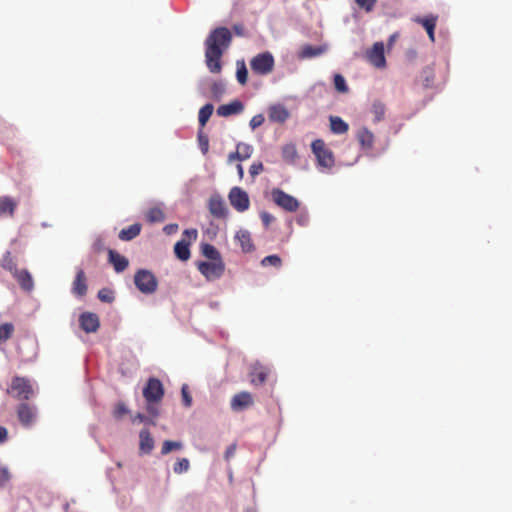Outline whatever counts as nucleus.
<instances>
[{
    "label": "nucleus",
    "mask_w": 512,
    "mask_h": 512,
    "mask_svg": "<svg viewBox=\"0 0 512 512\" xmlns=\"http://www.w3.org/2000/svg\"><path fill=\"white\" fill-rule=\"evenodd\" d=\"M232 34L226 27H218L211 31L205 40V62L211 73L218 74L222 70L221 58L230 46Z\"/></svg>",
    "instance_id": "obj_1"
},
{
    "label": "nucleus",
    "mask_w": 512,
    "mask_h": 512,
    "mask_svg": "<svg viewBox=\"0 0 512 512\" xmlns=\"http://www.w3.org/2000/svg\"><path fill=\"white\" fill-rule=\"evenodd\" d=\"M6 393L17 400L24 401L29 400L33 396L34 390L28 378L14 376Z\"/></svg>",
    "instance_id": "obj_2"
},
{
    "label": "nucleus",
    "mask_w": 512,
    "mask_h": 512,
    "mask_svg": "<svg viewBox=\"0 0 512 512\" xmlns=\"http://www.w3.org/2000/svg\"><path fill=\"white\" fill-rule=\"evenodd\" d=\"M134 284L143 294H153L158 288L156 276L147 269H139L135 273Z\"/></svg>",
    "instance_id": "obj_3"
},
{
    "label": "nucleus",
    "mask_w": 512,
    "mask_h": 512,
    "mask_svg": "<svg viewBox=\"0 0 512 512\" xmlns=\"http://www.w3.org/2000/svg\"><path fill=\"white\" fill-rule=\"evenodd\" d=\"M311 148L317 158L318 165L324 168L334 166L335 159L333 152L326 146L322 139H316L312 142Z\"/></svg>",
    "instance_id": "obj_4"
},
{
    "label": "nucleus",
    "mask_w": 512,
    "mask_h": 512,
    "mask_svg": "<svg viewBox=\"0 0 512 512\" xmlns=\"http://www.w3.org/2000/svg\"><path fill=\"white\" fill-rule=\"evenodd\" d=\"M197 268L206 280L214 281L224 274L225 263L223 260L199 262Z\"/></svg>",
    "instance_id": "obj_5"
},
{
    "label": "nucleus",
    "mask_w": 512,
    "mask_h": 512,
    "mask_svg": "<svg viewBox=\"0 0 512 512\" xmlns=\"http://www.w3.org/2000/svg\"><path fill=\"white\" fill-rule=\"evenodd\" d=\"M274 57L270 52L257 54L250 61L251 69L259 75H267L273 71Z\"/></svg>",
    "instance_id": "obj_6"
},
{
    "label": "nucleus",
    "mask_w": 512,
    "mask_h": 512,
    "mask_svg": "<svg viewBox=\"0 0 512 512\" xmlns=\"http://www.w3.org/2000/svg\"><path fill=\"white\" fill-rule=\"evenodd\" d=\"M164 396V387L162 382L154 377L147 380L145 387L143 388V397L148 404L158 403Z\"/></svg>",
    "instance_id": "obj_7"
},
{
    "label": "nucleus",
    "mask_w": 512,
    "mask_h": 512,
    "mask_svg": "<svg viewBox=\"0 0 512 512\" xmlns=\"http://www.w3.org/2000/svg\"><path fill=\"white\" fill-rule=\"evenodd\" d=\"M272 198L276 205L288 212H295L299 208V201L283 190L276 188L272 190Z\"/></svg>",
    "instance_id": "obj_8"
},
{
    "label": "nucleus",
    "mask_w": 512,
    "mask_h": 512,
    "mask_svg": "<svg viewBox=\"0 0 512 512\" xmlns=\"http://www.w3.org/2000/svg\"><path fill=\"white\" fill-rule=\"evenodd\" d=\"M228 199L232 207L238 212H244L249 209V196L247 192L240 187H233L229 191Z\"/></svg>",
    "instance_id": "obj_9"
},
{
    "label": "nucleus",
    "mask_w": 512,
    "mask_h": 512,
    "mask_svg": "<svg viewBox=\"0 0 512 512\" xmlns=\"http://www.w3.org/2000/svg\"><path fill=\"white\" fill-rule=\"evenodd\" d=\"M207 207L210 214L216 219H226L229 214L226 203L219 194L210 196Z\"/></svg>",
    "instance_id": "obj_10"
},
{
    "label": "nucleus",
    "mask_w": 512,
    "mask_h": 512,
    "mask_svg": "<svg viewBox=\"0 0 512 512\" xmlns=\"http://www.w3.org/2000/svg\"><path fill=\"white\" fill-rule=\"evenodd\" d=\"M19 422L25 428H30L37 417L36 407L28 403H21L16 408Z\"/></svg>",
    "instance_id": "obj_11"
},
{
    "label": "nucleus",
    "mask_w": 512,
    "mask_h": 512,
    "mask_svg": "<svg viewBox=\"0 0 512 512\" xmlns=\"http://www.w3.org/2000/svg\"><path fill=\"white\" fill-rule=\"evenodd\" d=\"M254 404L252 394L247 391H242L235 394L230 402L233 411H242Z\"/></svg>",
    "instance_id": "obj_12"
},
{
    "label": "nucleus",
    "mask_w": 512,
    "mask_h": 512,
    "mask_svg": "<svg viewBox=\"0 0 512 512\" xmlns=\"http://www.w3.org/2000/svg\"><path fill=\"white\" fill-rule=\"evenodd\" d=\"M290 117V112L283 104H274L268 108V119L270 122L283 124Z\"/></svg>",
    "instance_id": "obj_13"
},
{
    "label": "nucleus",
    "mask_w": 512,
    "mask_h": 512,
    "mask_svg": "<svg viewBox=\"0 0 512 512\" xmlns=\"http://www.w3.org/2000/svg\"><path fill=\"white\" fill-rule=\"evenodd\" d=\"M81 329L86 333H94L100 327L99 317L95 313L84 312L79 317Z\"/></svg>",
    "instance_id": "obj_14"
},
{
    "label": "nucleus",
    "mask_w": 512,
    "mask_h": 512,
    "mask_svg": "<svg viewBox=\"0 0 512 512\" xmlns=\"http://www.w3.org/2000/svg\"><path fill=\"white\" fill-rule=\"evenodd\" d=\"M367 58L371 64L377 68H384L386 66V59L384 56V45L382 42H376L372 49L367 53Z\"/></svg>",
    "instance_id": "obj_15"
},
{
    "label": "nucleus",
    "mask_w": 512,
    "mask_h": 512,
    "mask_svg": "<svg viewBox=\"0 0 512 512\" xmlns=\"http://www.w3.org/2000/svg\"><path fill=\"white\" fill-rule=\"evenodd\" d=\"M87 290L86 274L82 268H78L75 279L72 283V293L77 297H83L86 295Z\"/></svg>",
    "instance_id": "obj_16"
},
{
    "label": "nucleus",
    "mask_w": 512,
    "mask_h": 512,
    "mask_svg": "<svg viewBox=\"0 0 512 512\" xmlns=\"http://www.w3.org/2000/svg\"><path fill=\"white\" fill-rule=\"evenodd\" d=\"M356 139L363 150H371L374 146V134L367 127L363 126L357 130Z\"/></svg>",
    "instance_id": "obj_17"
},
{
    "label": "nucleus",
    "mask_w": 512,
    "mask_h": 512,
    "mask_svg": "<svg viewBox=\"0 0 512 512\" xmlns=\"http://www.w3.org/2000/svg\"><path fill=\"white\" fill-rule=\"evenodd\" d=\"M108 261L117 273L123 272L129 266L128 259L112 249L108 250Z\"/></svg>",
    "instance_id": "obj_18"
},
{
    "label": "nucleus",
    "mask_w": 512,
    "mask_h": 512,
    "mask_svg": "<svg viewBox=\"0 0 512 512\" xmlns=\"http://www.w3.org/2000/svg\"><path fill=\"white\" fill-rule=\"evenodd\" d=\"M244 105L241 101L235 100L228 104H223L218 107L217 114L221 117H228L234 114H239L243 111Z\"/></svg>",
    "instance_id": "obj_19"
},
{
    "label": "nucleus",
    "mask_w": 512,
    "mask_h": 512,
    "mask_svg": "<svg viewBox=\"0 0 512 512\" xmlns=\"http://www.w3.org/2000/svg\"><path fill=\"white\" fill-rule=\"evenodd\" d=\"M13 277L17 280L20 287L27 292L32 291L34 287V282L31 274L28 270L22 269L16 271V273L13 274Z\"/></svg>",
    "instance_id": "obj_20"
},
{
    "label": "nucleus",
    "mask_w": 512,
    "mask_h": 512,
    "mask_svg": "<svg viewBox=\"0 0 512 512\" xmlns=\"http://www.w3.org/2000/svg\"><path fill=\"white\" fill-rule=\"evenodd\" d=\"M140 443L139 450L142 454H150L154 449V439L147 429H143L139 433Z\"/></svg>",
    "instance_id": "obj_21"
},
{
    "label": "nucleus",
    "mask_w": 512,
    "mask_h": 512,
    "mask_svg": "<svg viewBox=\"0 0 512 512\" xmlns=\"http://www.w3.org/2000/svg\"><path fill=\"white\" fill-rule=\"evenodd\" d=\"M236 241L239 243L242 251L248 253L254 250V244L250 233L247 230H239L235 235Z\"/></svg>",
    "instance_id": "obj_22"
},
{
    "label": "nucleus",
    "mask_w": 512,
    "mask_h": 512,
    "mask_svg": "<svg viewBox=\"0 0 512 512\" xmlns=\"http://www.w3.org/2000/svg\"><path fill=\"white\" fill-rule=\"evenodd\" d=\"M16 207L17 202L13 198L9 196L0 197V215L13 217Z\"/></svg>",
    "instance_id": "obj_23"
},
{
    "label": "nucleus",
    "mask_w": 512,
    "mask_h": 512,
    "mask_svg": "<svg viewBox=\"0 0 512 512\" xmlns=\"http://www.w3.org/2000/svg\"><path fill=\"white\" fill-rule=\"evenodd\" d=\"M416 22L421 24L425 28L430 40L432 42H434V40H435L434 30L436 27L437 16H430L427 18H418L416 20Z\"/></svg>",
    "instance_id": "obj_24"
},
{
    "label": "nucleus",
    "mask_w": 512,
    "mask_h": 512,
    "mask_svg": "<svg viewBox=\"0 0 512 512\" xmlns=\"http://www.w3.org/2000/svg\"><path fill=\"white\" fill-rule=\"evenodd\" d=\"M268 376V370L261 365L254 366L251 372V383L255 386L262 385Z\"/></svg>",
    "instance_id": "obj_25"
},
{
    "label": "nucleus",
    "mask_w": 512,
    "mask_h": 512,
    "mask_svg": "<svg viewBox=\"0 0 512 512\" xmlns=\"http://www.w3.org/2000/svg\"><path fill=\"white\" fill-rule=\"evenodd\" d=\"M141 232L140 224H132L127 228H124L119 233V239L122 241H130L137 237Z\"/></svg>",
    "instance_id": "obj_26"
},
{
    "label": "nucleus",
    "mask_w": 512,
    "mask_h": 512,
    "mask_svg": "<svg viewBox=\"0 0 512 512\" xmlns=\"http://www.w3.org/2000/svg\"><path fill=\"white\" fill-rule=\"evenodd\" d=\"M0 265L3 269L9 271L12 275L16 273L19 269H17V260L12 256L11 252L7 251L0 262Z\"/></svg>",
    "instance_id": "obj_27"
},
{
    "label": "nucleus",
    "mask_w": 512,
    "mask_h": 512,
    "mask_svg": "<svg viewBox=\"0 0 512 512\" xmlns=\"http://www.w3.org/2000/svg\"><path fill=\"white\" fill-rule=\"evenodd\" d=\"M330 129L335 134H344L348 131V124L338 116L330 117Z\"/></svg>",
    "instance_id": "obj_28"
},
{
    "label": "nucleus",
    "mask_w": 512,
    "mask_h": 512,
    "mask_svg": "<svg viewBox=\"0 0 512 512\" xmlns=\"http://www.w3.org/2000/svg\"><path fill=\"white\" fill-rule=\"evenodd\" d=\"M174 252L177 258L182 261H187L190 258L189 243L184 240L178 241L174 246Z\"/></svg>",
    "instance_id": "obj_29"
},
{
    "label": "nucleus",
    "mask_w": 512,
    "mask_h": 512,
    "mask_svg": "<svg viewBox=\"0 0 512 512\" xmlns=\"http://www.w3.org/2000/svg\"><path fill=\"white\" fill-rule=\"evenodd\" d=\"M146 220L149 223L162 222L165 219V214L160 206H154L146 212Z\"/></svg>",
    "instance_id": "obj_30"
},
{
    "label": "nucleus",
    "mask_w": 512,
    "mask_h": 512,
    "mask_svg": "<svg viewBox=\"0 0 512 512\" xmlns=\"http://www.w3.org/2000/svg\"><path fill=\"white\" fill-rule=\"evenodd\" d=\"M325 50L326 49L323 46L306 45L302 48V50L300 52V57L301 58L316 57V56L323 54L325 52Z\"/></svg>",
    "instance_id": "obj_31"
},
{
    "label": "nucleus",
    "mask_w": 512,
    "mask_h": 512,
    "mask_svg": "<svg viewBox=\"0 0 512 512\" xmlns=\"http://www.w3.org/2000/svg\"><path fill=\"white\" fill-rule=\"evenodd\" d=\"M201 252L203 256L210 259L211 261L223 260L220 252L209 243H204L201 245Z\"/></svg>",
    "instance_id": "obj_32"
},
{
    "label": "nucleus",
    "mask_w": 512,
    "mask_h": 512,
    "mask_svg": "<svg viewBox=\"0 0 512 512\" xmlns=\"http://www.w3.org/2000/svg\"><path fill=\"white\" fill-rule=\"evenodd\" d=\"M386 112L385 104L380 100H375L372 103L371 113L374 115V122H380L384 119Z\"/></svg>",
    "instance_id": "obj_33"
},
{
    "label": "nucleus",
    "mask_w": 512,
    "mask_h": 512,
    "mask_svg": "<svg viewBox=\"0 0 512 512\" xmlns=\"http://www.w3.org/2000/svg\"><path fill=\"white\" fill-rule=\"evenodd\" d=\"M298 157L297 149L294 144H286L282 148V158L285 162L292 164Z\"/></svg>",
    "instance_id": "obj_34"
},
{
    "label": "nucleus",
    "mask_w": 512,
    "mask_h": 512,
    "mask_svg": "<svg viewBox=\"0 0 512 512\" xmlns=\"http://www.w3.org/2000/svg\"><path fill=\"white\" fill-rule=\"evenodd\" d=\"M214 107L212 104H205L200 108L198 114V121L201 127H204L213 113Z\"/></svg>",
    "instance_id": "obj_35"
},
{
    "label": "nucleus",
    "mask_w": 512,
    "mask_h": 512,
    "mask_svg": "<svg viewBox=\"0 0 512 512\" xmlns=\"http://www.w3.org/2000/svg\"><path fill=\"white\" fill-rule=\"evenodd\" d=\"M236 150L237 155L240 157V161H244L250 158L253 153V147L247 143H238Z\"/></svg>",
    "instance_id": "obj_36"
},
{
    "label": "nucleus",
    "mask_w": 512,
    "mask_h": 512,
    "mask_svg": "<svg viewBox=\"0 0 512 512\" xmlns=\"http://www.w3.org/2000/svg\"><path fill=\"white\" fill-rule=\"evenodd\" d=\"M182 448L183 444L179 441L165 440L162 444L161 454L167 455L174 450H181Z\"/></svg>",
    "instance_id": "obj_37"
},
{
    "label": "nucleus",
    "mask_w": 512,
    "mask_h": 512,
    "mask_svg": "<svg viewBox=\"0 0 512 512\" xmlns=\"http://www.w3.org/2000/svg\"><path fill=\"white\" fill-rule=\"evenodd\" d=\"M14 333V325L12 323H5L0 325V343H5L9 340Z\"/></svg>",
    "instance_id": "obj_38"
},
{
    "label": "nucleus",
    "mask_w": 512,
    "mask_h": 512,
    "mask_svg": "<svg viewBox=\"0 0 512 512\" xmlns=\"http://www.w3.org/2000/svg\"><path fill=\"white\" fill-rule=\"evenodd\" d=\"M263 267L273 266L279 269L282 266V259L278 255H269L261 260Z\"/></svg>",
    "instance_id": "obj_39"
},
{
    "label": "nucleus",
    "mask_w": 512,
    "mask_h": 512,
    "mask_svg": "<svg viewBox=\"0 0 512 512\" xmlns=\"http://www.w3.org/2000/svg\"><path fill=\"white\" fill-rule=\"evenodd\" d=\"M190 468V462L187 458L178 459V461L173 465V471L176 474H182L187 472Z\"/></svg>",
    "instance_id": "obj_40"
},
{
    "label": "nucleus",
    "mask_w": 512,
    "mask_h": 512,
    "mask_svg": "<svg viewBox=\"0 0 512 512\" xmlns=\"http://www.w3.org/2000/svg\"><path fill=\"white\" fill-rule=\"evenodd\" d=\"M225 92V85L221 81H214L211 85V94L213 98L220 99Z\"/></svg>",
    "instance_id": "obj_41"
},
{
    "label": "nucleus",
    "mask_w": 512,
    "mask_h": 512,
    "mask_svg": "<svg viewBox=\"0 0 512 512\" xmlns=\"http://www.w3.org/2000/svg\"><path fill=\"white\" fill-rule=\"evenodd\" d=\"M236 77L240 84L244 85L247 83L248 71L244 62H242L241 65L238 64Z\"/></svg>",
    "instance_id": "obj_42"
},
{
    "label": "nucleus",
    "mask_w": 512,
    "mask_h": 512,
    "mask_svg": "<svg viewBox=\"0 0 512 512\" xmlns=\"http://www.w3.org/2000/svg\"><path fill=\"white\" fill-rule=\"evenodd\" d=\"M334 85L336 90L341 93H345L348 91V86L346 84L345 78L341 74L334 75Z\"/></svg>",
    "instance_id": "obj_43"
},
{
    "label": "nucleus",
    "mask_w": 512,
    "mask_h": 512,
    "mask_svg": "<svg viewBox=\"0 0 512 512\" xmlns=\"http://www.w3.org/2000/svg\"><path fill=\"white\" fill-rule=\"evenodd\" d=\"M98 299L105 303H111L114 300L113 291L108 288H103L98 292Z\"/></svg>",
    "instance_id": "obj_44"
},
{
    "label": "nucleus",
    "mask_w": 512,
    "mask_h": 512,
    "mask_svg": "<svg viewBox=\"0 0 512 512\" xmlns=\"http://www.w3.org/2000/svg\"><path fill=\"white\" fill-rule=\"evenodd\" d=\"M181 394H182V400H183L184 406L190 407L192 405V397L188 391L187 385L182 386Z\"/></svg>",
    "instance_id": "obj_45"
},
{
    "label": "nucleus",
    "mask_w": 512,
    "mask_h": 512,
    "mask_svg": "<svg viewBox=\"0 0 512 512\" xmlns=\"http://www.w3.org/2000/svg\"><path fill=\"white\" fill-rule=\"evenodd\" d=\"M265 121V118L262 114H257L255 116L252 117V119L250 120V127L252 130L260 127Z\"/></svg>",
    "instance_id": "obj_46"
},
{
    "label": "nucleus",
    "mask_w": 512,
    "mask_h": 512,
    "mask_svg": "<svg viewBox=\"0 0 512 512\" xmlns=\"http://www.w3.org/2000/svg\"><path fill=\"white\" fill-rule=\"evenodd\" d=\"M127 413H128V409L126 408L124 403H118L115 406V409H114V412H113L114 417L117 418V419L121 418L122 416H124Z\"/></svg>",
    "instance_id": "obj_47"
},
{
    "label": "nucleus",
    "mask_w": 512,
    "mask_h": 512,
    "mask_svg": "<svg viewBox=\"0 0 512 512\" xmlns=\"http://www.w3.org/2000/svg\"><path fill=\"white\" fill-rule=\"evenodd\" d=\"M358 6L366 11H371L376 3V0H355Z\"/></svg>",
    "instance_id": "obj_48"
},
{
    "label": "nucleus",
    "mask_w": 512,
    "mask_h": 512,
    "mask_svg": "<svg viewBox=\"0 0 512 512\" xmlns=\"http://www.w3.org/2000/svg\"><path fill=\"white\" fill-rule=\"evenodd\" d=\"M264 167L262 162H254L250 168L249 173L252 177L259 175L263 171Z\"/></svg>",
    "instance_id": "obj_49"
},
{
    "label": "nucleus",
    "mask_w": 512,
    "mask_h": 512,
    "mask_svg": "<svg viewBox=\"0 0 512 512\" xmlns=\"http://www.w3.org/2000/svg\"><path fill=\"white\" fill-rule=\"evenodd\" d=\"M198 138H199V143H200V149L203 154H206L209 149L208 138L206 136H203L202 134H199Z\"/></svg>",
    "instance_id": "obj_50"
},
{
    "label": "nucleus",
    "mask_w": 512,
    "mask_h": 512,
    "mask_svg": "<svg viewBox=\"0 0 512 512\" xmlns=\"http://www.w3.org/2000/svg\"><path fill=\"white\" fill-rule=\"evenodd\" d=\"M9 472L6 467L0 465V487L4 486L5 483L9 480Z\"/></svg>",
    "instance_id": "obj_51"
},
{
    "label": "nucleus",
    "mask_w": 512,
    "mask_h": 512,
    "mask_svg": "<svg viewBox=\"0 0 512 512\" xmlns=\"http://www.w3.org/2000/svg\"><path fill=\"white\" fill-rule=\"evenodd\" d=\"M261 220H262L263 224L265 225V227H268L270 225V223L274 221V217H273V215H271L268 212H262Z\"/></svg>",
    "instance_id": "obj_52"
},
{
    "label": "nucleus",
    "mask_w": 512,
    "mask_h": 512,
    "mask_svg": "<svg viewBox=\"0 0 512 512\" xmlns=\"http://www.w3.org/2000/svg\"><path fill=\"white\" fill-rule=\"evenodd\" d=\"M235 451H236V444H231L230 446H228L225 451V454H224L225 459L227 461L230 460V458H232L235 455Z\"/></svg>",
    "instance_id": "obj_53"
},
{
    "label": "nucleus",
    "mask_w": 512,
    "mask_h": 512,
    "mask_svg": "<svg viewBox=\"0 0 512 512\" xmlns=\"http://www.w3.org/2000/svg\"><path fill=\"white\" fill-rule=\"evenodd\" d=\"M133 421H139V422H145V423H146V422H149V423H151V424H153V425L155 424V422L150 421V420L148 419V417H147V416H145V415H144V414H142V413H137V414L133 417Z\"/></svg>",
    "instance_id": "obj_54"
},
{
    "label": "nucleus",
    "mask_w": 512,
    "mask_h": 512,
    "mask_svg": "<svg viewBox=\"0 0 512 512\" xmlns=\"http://www.w3.org/2000/svg\"><path fill=\"white\" fill-rule=\"evenodd\" d=\"M184 235L189 239L196 240L198 236V232L196 229H186L184 231Z\"/></svg>",
    "instance_id": "obj_55"
},
{
    "label": "nucleus",
    "mask_w": 512,
    "mask_h": 512,
    "mask_svg": "<svg viewBox=\"0 0 512 512\" xmlns=\"http://www.w3.org/2000/svg\"><path fill=\"white\" fill-rule=\"evenodd\" d=\"M8 439V431L5 427L0 426V444L6 442Z\"/></svg>",
    "instance_id": "obj_56"
},
{
    "label": "nucleus",
    "mask_w": 512,
    "mask_h": 512,
    "mask_svg": "<svg viewBox=\"0 0 512 512\" xmlns=\"http://www.w3.org/2000/svg\"><path fill=\"white\" fill-rule=\"evenodd\" d=\"M178 229V225L177 224H169V225H166L164 227V231L167 233V234H172L174 232H176Z\"/></svg>",
    "instance_id": "obj_57"
},
{
    "label": "nucleus",
    "mask_w": 512,
    "mask_h": 512,
    "mask_svg": "<svg viewBox=\"0 0 512 512\" xmlns=\"http://www.w3.org/2000/svg\"><path fill=\"white\" fill-rule=\"evenodd\" d=\"M147 412H148L150 415L154 416V417H156V416L158 415V410H157V408H156V407H154L152 404H148V406H147Z\"/></svg>",
    "instance_id": "obj_58"
},
{
    "label": "nucleus",
    "mask_w": 512,
    "mask_h": 512,
    "mask_svg": "<svg viewBox=\"0 0 512 512\" xmlns=\"http://www.w3.org/2000/svg\"><path fill=\"white\" fill-rule=\"evenodd\" d=\"M297 223L301 226H305L308 223V217L306 215H300L297 218Z\"/></svg>",
    "instance_id": "obj_59"
},
{
    "label": "nucleus",
    "mask_w": 512,
    "mask_h": 512,
    "mask_svg": "<svg viewBox=\"0 0 512 512\" xmlns=\"http://www.w3.org/2000/svg\"><path fill=\"white\" fill-rule=\"evenodd\" d=\"M234 160L240 161V157H239V155H237V150L235 152H231L228 155V162L229 163L233 162Z\"/></svg>",
    "instance_id": "obj_60"
},
{
    "label": "nucleus",
    "mask_w": 512,
    "mask_h": 512,
    "mask_svg": "<svg viewBox=\"0 0 512 512\" xmlns=\"http://www.w3.org/2000/svg\"><path fill=\"white\" fill-rule=\"evenodd\" d=\"M237 171H238L239 178L242 179L244 176V170H243V167L241 164L237 165Z\"/></svg>",
    "instance_id": "obj_61"
},
{
    "label": "nucleus",
    "mask_w": 512,
    "mask_h": 512,
    "mask_svg": "<svg viewBox=\"0 0 512 512\" xmlns=\"http://www.w3.org/2000/svg\"><path fill=\"white\" fill-rule=\"evenodd\" d=\"M234 30L238 35H242V27L241 26H234Z\"/></svg>",
    "instance_id": "obj_62"
}]
</instances>
